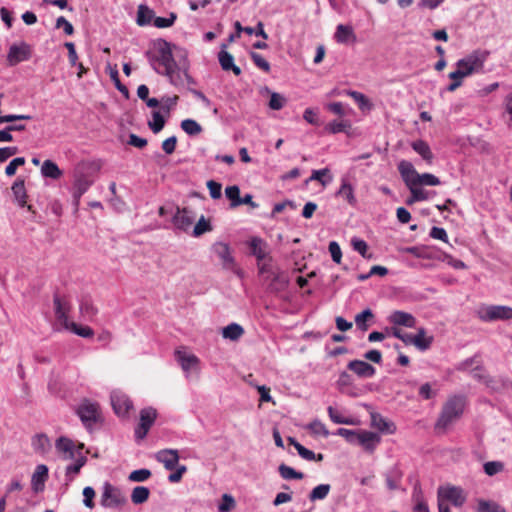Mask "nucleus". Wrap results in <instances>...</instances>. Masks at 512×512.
<instances>
[{
  "mask_svg": "<svg viewBox=\"0 0 512 512\" xmlns=\"http://www.w3.org/2000/svg\"><path fill=\"white\" fill-rule=\"evenodd\" d=\"M177 50L176 56L179 57V61H176L174 58L171 44L166 40L159 39L154 44L153 51L147 53L148 60L154 71L166 76L174 86L182 85L184 78L189 77L187 53L182 49Z\"/></svg>",
  "mask_w": 512,
  "mask_h": 512,
  "instance_id": "1",
  "label": "nucleus"
},
{
  "mask_svg": "<svg viewBox=\"0 0 512 512\" xmlns=\"http://www.w3.org/2000/svg\"><path fill=\"white\" fill-rule=\"evenodd\" d=\"M490 53L484 49H476L456 62V70L449 73V78H467L475 74L485 73V62Z\"/></svg>",
  "mask_w": 512,
  "mask_h": 512,
  "instance_id": "2",
  "label": "nucleus"
},
{
  "mask_svg": "<svg viewBox=\"0 0 512 512\" xmlns=\"http://www.w3.org/2000/svg\"><path fill=\"white\" fill-rule=\"evenodd\" d=\"M466 406V397L463 395L449 396L443 404L439 417L435 423L437 431L445 432L459 420Z\"/></svg>",
  "mask_w": 512,
  "mask_h": 512,
  "instance_id": "3",
  "label": "nucleus"
},
{
  "mask_svg": "<svg viewBox=\"0 0 512 512\" xmlns=\"http://www.w3.org/2000/svg\"><path fill=\"white\" fill-rule=\"evenodd\" d=\"M398 171L405 184L437 186L441 183L440 179L433 174H419L413 164L409 161L402 160L398 164Z\"/></svg>",
  "mask_w": 512,
  "mask_h": 512,
  "instance_id": "4",
  "label": "nucleus"
},
{
  "mask_svg": "<svg viewBox=\"0 0 512 512\" xmlns=\"http://www.w3.org/2000/svg\"><path fill=\"white\" fill-rule=\"evenodd\" d=\"M466 493L460 486L451 484L441 485L437 489V505L449 506L451 503L455 507H462L466 502Z\"/></svg>",
  "mask_w": 512,
  "mask_h": 512,
  "instance_id": "5",
  "label": "nucleus"
},
{
  "mask_svg": "<svg viewBox=\"0 0 512 512\" xmlns=\"http://www.w3.org/2000/svg\"><path fill=\"white\" fill-rule=\"evenodd\" d=\"M127 499L122 491L117 487L106 481L101 487L100 504L106 509H119L125 505Z\"/></svg>",
  "mask_w": 512,
  "mask_h": 512,
  "instance_id": "6",
  "label": "nucleus"
},
{
  "mask_svg": "<svg viewBox=\"0 0 512 512\" xmlns=\"http://www.w3.org/2000/svg\"><path fill=\"white\" fill-rule=\"evenodd\" d=\"M211 251L220 260L224 270L231 271L238 276H242V271L238 268L236 260L232 254L230 245L226 242L218 241L211 246Z\"/></svg>",
  "mask_w": 512,
  "mask_h": 512,
  "instance_id": "7",
  "label": "nucleus"
},
{
  "mask_svg": "<svg viewBox=\"0 0 512 512\" xmlns=\"http://www.w3.org/2000/svg\"><path fill=\"white\" fill-rule=\"evenodd\" d=\"M76 412L88 430L93 429L97 423L102 421L100 406L96 402L84 400L79 404Z\"/></svg>",
  "mask_w": 512,
  "mask_h": 512,
  "instance_id": "8",
  "label": "nucleus"
},
{
  "mask_svg": "<svg viewBox=\"0 0 512 512\" xmlns=\"http://www.w3.org/2000/svg\"><path fill=\"white\" fill-rule=\"evenodd\" d=\"M477 316L483 322L512 319V307L505 305H481L477 310Z\"/></svg>",
  "mask_w": 512,
  "mask_h": 512,
  "instance_id": "9",
  "label": "nucleus"
},
{
  "mask_svg": "<svg viewBox=\"0 0 512 512\" xmlns=\"http://www.w3.org/2000/svg\"><path fill=\"white\" fill-rule=\"evenodd\" d=\"M157 417V412L152 407H147L141 410L140 412V422L139 425L135 429V438L137 441L143 440L151 426L153 425L155 419Z\"/></svg>",
  "mask_w": 512,
  "mask_h": 512,
  "instance_id": "10",
  "label": "nucleus"
},
{
  "mask_svg": "<svg viewBox=\"0 0 512 512\" xmlns=\"http://www.w3.org/2000/svg\"><path fill=\"white\" fill-rule=\"evenodd\" d=\"M31 57V47L26 42L13 44L10 46L7 61L10 66H14L20 62L27 61Z\"/></svg>",
  "mask_w": 512,
  "mask_h": 512,
  "instance_id": "11",
  "label": "nucleus"
},
{
  "mask_svg": "<svg viewBox=\"0 0 512 512\" xmlns=\"http://www.w3.org/2000/svg\"><path fill=\"white\" fill-rule=\"evenodd\" d=\"M111 404L114 412L121 417L128 415L129 411L133 407V403L122 391H113L110 396Z\"/></svg>",
  "mask_w": 512,
  "mask_h": 512,
  "instance_id": "12",
  "label": "nucleus"
},
{
  "mask_svg": "<svg viewBox=\"0 0 512 512\" xmlns=\"http://www.w3.org/2000/svg\"><path fill=\"white\" fill-rule=\"evenodd\" d=\"M175 359L186 374L199 369V358L185 349H177Z\"/></svg>",
  "mask_w": 512,
  "mask_h": 512,
  "instance_id": "13",
  "label": "nucleus"
},
{
  "mask_svg": "<svg viewBox=\"0 0 512 512\" xmlns=\"http://www.w3.org/2000/svg\"><path fill=\"white\" fill-rule=\"evenodd\" d=\"M55 448L63 460H70L76 457L78 453H82L81 447L77 448L71 439L64 436L56 440Z\"/></svg>",
  "mask_w": 512,
  "mask_h": 512,
  "instance_id": "14",
  "label": "nucleus"
},
{
  "mask_svg": "<svg viewBox=\"0 0 512 512\" xmlns=\"http://www.w3.org/2000/svg\"><path fill=\"white\" fill-rule=\"evenodd\" d=\"M91 184L92 182L88 179L87 176L83 174L75 176L71 187V194L73 204L76 208H78L81 197L87 192Z\"/></svg>",
  "mask_w": 512,
  "mask_h": 512,
  "instance_id": "15",
  "label": "nucleus"
},
{
  "mask_svg": "<svg viewBox=\"0 0 512 512\" xmlns=\"http://www.w3.org/2000/svg\"><path fill=\"white\" fill-rule=\"evenodd\" d=\"M381 442V436L375 432L367 430H359L356 444L363 447L368 452H374Z\"/></svg>",
  "mask_w": 512,
  "mask_h": 512,
  "instance_id": "16",
  "label": "nucleus"
},
{
  "mask_svg": "<svg viewBox=\"0 0 512 512\" xmlns=\"http://www.w3.org/2000/svg\"><path fill=\"white\" fill-rule=\"evenodd\" d=\"M155 459L162 463L166 470L172 471L179 462V454L175 449H163L155 454Z\"/></svg>",
  "mask_w": 512,
  "mask_h": 512,
  "instance_id": "17",
  "label": "nucleus"
},
{
  "mask_svg": "<svg viewBox=\"0 0 512 512\" xmlns=\"http://www.w3.org/2000/svg\"><path fill=\"white\" fill-rule=\"evenodd\" d=\"M73 463L67 465L65 469V484L69 485L74 481L76 476L80 473L81 468L86 464L87 458L82 454L78 453L76 457L72 458Z\"/></svg>",
  "mask_w": 512,
  "mask_h": 512,
  "instance_id": "18",
  "label": "nucleus"
},
{
  "mask_svg": "<svg viewBox=\"0 0 512 512\" xmlns=\"http://www.w3.org/2000/svg\"><path fill=\"white\" fill-rule=\"evenodd\" d=\"M347 368L360 378H372L376 373L375 367L363 360H352Z\"/></svg>",
  "mask_w": 512,
  "mask_h": 512,
  "instance_id": "19",
  "label": "nucleus"
},
{
  "mask_svg": "<svg viewBox=\"0 0 512 512\" xmlns=\"http://www.w3.org/2000/svg\"><path fill=\"white\" fill-rule=\"evenodd\" d=\"M389 323L397 326H404L407 328H415L416 327V318L408 312L404 311H394L388 317Z\"/></svg>",
  "mask_w": 512,
  "mask_h": 512,
  "instance_id": "20",
  "label": "nucleus"
},
{
  "mask_svg": "<svg viewBox=\"0 0 512 512\" xmlns=\"http://www.w3.org/2000/svg\"><path fill=\"white\" fill-rule=\"evenodd\" d=\"M47 479L48 467L44 464L37 465L31 477L32 490L36 493L43 491Z\"/></svg>",
  "mask_w": 512,
  "mask_h": 512,
  "instance_id": "21",
  "label": "nucleus"
},
{
  "mask_svg": "<svg viewBox=\"0 0 512 512\" xmlns=\"http://www.w3.org/2000/svg\"><path fill=\"white\" fill-rule=\"evenodd\" d=\"M173 225L182 231H187L194 222V217L187 209L177 208L172 218Z\"/></svg>",
  "mask_w": 512,
  "mask_h": 512,
  "instance_id": "22",
  "label": "nucleus"
},
{
  "mask_svg": "<svg viewBox=\"0 0 512 512\" xmlns=\"http://www.w3.org/2000/svg\"><path fill=\"white\" fill-rule=\"evenodd\" d=\"M54 309L57 320L66 328H69L70 323L68 314L70 311V306L68 302L65 299L59 297L58 295H55Z\"/></svg>",
  "mask_w": 512,
  "mask_h": 512,
  "instance_id": "23",
  "label": "nucleus"
},
{
  "mask_svg": "<svg viewBox=\"0 0 512 512\" xmlns=\"http://www.w3.org/2000/svg\"><path fill=\"white\" fill-rule=\"evenodd\" d=\"M336 196L346 200L347 203L353 207L356 206L357 204V199L354 193V187L347 177L341 178V185L338 191L336 192Z\"/></svg>",
  "mask_w": 512,
  "mask_h": 512,
  "instance_id": "24",
  "label": "nucleus"
},
{
  "mask_svg": "<svg viewBox=\"0 0 512 512\" xmlns=\"http://www.w3.org/2000/svg\"><path fill=\"white\" fill-rule=\"evenodd\" d=\"M371 425L386 434H394L396 431L395 424L379 413L371 414Z\"/></svg>",
  "mask_w": 512,
  "mask_h": 512,
  "instance_id": "25",
  "label": "nucleus"
},
{
  "mask_svg": "<svg viewBox=\"0 0 512 512\" xmlns=\"http://www.w3.org/2000/svg\"><path fill=\"white\" fill-rule=\"evenodd\" d=\"M334 37L335 40L341 44H349L356 41V35L350 25L339 24Z\"/></svg>",
  "mask_w": 512,
  "mask_h": 512,
  "instance_id": "26",
  "label": "nucleus"
},
{
  "mask_svg": "<svg viewBox=\"0 0 512 512\" xmlns=\"http://www.w3.org/2000/svg\"><path fill=\"white\" fill-rule=\"evenodd\" d=\"M434 341V338L432 335L428 336L426 329L423 327H420L417 329V333L414 335V346L420 350V351H426L428 350L432 343Z\"/></svg>",
  "mask_w": 512,
  "mask_h": 512,
  "instance_id": "27",
  "label": "nucleus"
},
{
  "mask_svg": "<svg viewBox=\"0 0 512 512\" xmlns=\"http://www.w3.org/2000/svg\"><path fill=\"white\" fill-rule=\"evenodd\" d=\"M341 94L351 97L363 112L370 111L373 108V104L369 98L361 92L355 90H344Z\"/></svg>",
  "mask_w": 512,
  "mask_h": 512,
  "instance_id": "28",
  "label": "nucleus"
},
{
  "mask_svg": "<svg viewBox=\"0 0 512 512\" xmlns=\"http://www.w3.org/2000/svg\"><path fill=\"white\" fill-rule=\"evenodd\" d=\"M218 60L223 70H231L236 76H239L241 74V69L234 64L233 56L227 51L221 50L218 54Z\"/></svg>",
  "mask_w": 512,
  "mask_h": 512,
  "instance_id": "29",
  "label": "nucleus"
},
{
  "mask_svg": "<svg viewBox=\"0 0 512 512\" xmlns=\"http://www.w3.org/2000/svg\"><path fill=\"white\" fill-rule=\"evenodd\" d=\"M291 445L294 446V448L297 450L298 454L307 461H322L323 455L322 454H315L312 450L307 449L302 444H300L298 441H296L294 438L289 437L288 438Z\"/></svg>",
  "mask_w": 512,
  "mask_h": 512,
  "instance_id": "30",
  "label": "nucleus"
},
{
  "mask_svg": "<svg viewBox=\"0 0 512 512\" xmlns=\"http://www.w3.org/2000/svg\"><path fill=\"white\" fill-rule=\"evenodd\" d=\"M337 388L338 390L346 395L349 396H355L356 394L353 392V379L351 375H349L347 372L343 371L339 374L338 380H337Z\"/></svg>",
  "mask_w": 512,
  "mask_h": 512,
  "instance_id": "31",
  "label": "nucleus"
},
{
  "mask_svg": "<svg viewBox=\"0 0 512 512\" xmlns=\"http://www.w3.org/2000/svg\"><path fill=\"white\" fill-rule=\"evenodd\" d=\"M250 252L257 258L258 261H262L267 256L266 243L259 237L251 238L249 242Z\"/></svg>",
  "mask_w": 512,
  "mask_h": 512,
  "instance_id": "32",
  "label": "nucleus"
},
{
  "mask_svg": "<svg viewBox=\"0 0 512 512\" xmlns=\"http://www.w3.org/2000/svg\"><path fill=\"white\" fill-rule=\"evenodd\" d=\"M41 173L46 178L59 179L62 176V171L58 165L52 160H45L41 167Z\"/></svg>",
  "mask_w": 512,
  "mask_h": 512,
  "instance_id": "33",
  "label": "nucleus"
},
{
  "mask_svg": "<svg viewBox=\"0 0 512 512\" xmlns=\"http://www.w3.org/2000/svg\"><path fill=\"white\" fill-rule=\"evenodd\" d=\"M32 447L36 453L45 454L50 448V440L47 435L40 433L32 438Z\"/></svg>",
  "mask_w": 512,
  "mask_h": 512,
  "instance_id": "34",
  "label": "nucleus"
},
{
  "mask_svg": "<svg viewBox=\"0 0 512 512\" xmlns=\"http://www.w3.org/2000/svg\"><path fill=\"white\" fill-rule=\"evenodd\" d=\"M413 150L418 153L425 161L431 163L433 159V153L429 145L423 140H416L411 143Z\"/></svg>",
  "mask_w": 512,
  "mask_h": 512,
  "instance_id": "35",
  "label": "nucleus"
},
{
  "mask_svg": "<svg viewBox=\"0 0 512 512\" xmlns=\"http://www.w3.org/2000/svg\"><path fill=\"white\" fill-rule=\"evenodd\" d=\"M408 187L411 196L407 199L406 203L411 205L415 202L424 201L429 198V193L422 188H419L418 185L406 184Z\"/></svg>",
  "mask_w": 512,
  "mask_h": 512,
  "instance_id": "36",
  "label": "nucleus"
},
{
  "mask_svg": "<svg viewBox=\"0 0 512 512\" xmlns=\"http://www.w3.org/2000/svg\"><path fill=\"white\" fill-rule=\"evenodd\" d=\"M244 334V329L237 323H231L222 329V336L232 341L238 340Z\"/></svg>",
  "mask_w": 512,
  "mask_h": 512,
  "instance_id": "37",
  "label": "nucleus"
},
{
  "mask_svg": "<svg viewBox=\"0 0 512 512\" xmlns=\"http://www.w3.org/2000/svg\"><path fill=\"white\" fill-rule=\"evenodd\" d=\"M154 18V12L146 5H139L137 11V19L136 22L139 26H147L151 24L152 19Z\"/></svg>",
  "mask_w": 512,
  "mask_h": 512,
  "instance_id": "38",
  "label": "nucleus"
},
{
  "mask_svg": "<svg viewBox=\"0 0 512 512\" xmlns=\"http://www.w3.org/2000/svg\"><path fill=\"white\" fill-rule=\"evenodd\" d=\"M181 129L189 136H197L202 133V126L194 119H184L180 123Z\"/></svg>",
  "mask_w": 512,
  "mask_h": 512,
  "instance_id": "39",
  "label": "nucleus"
},
{
  "mask_svg": "<svg viewBox=\"0 0 512 512\" xmlns=\"http://www.w3.org/2000/svg\"><path fill=\"white\" fill-rule=\"evenodd\" d=\"M11 189H12V193H13L16 201L18 202V204L21 207H23L26 204V198H27L24 180L17 179L13 183Z\"/></svg>",
  "mask_w": 512,
  "mask_h": 512,
  "instance_id": "40",
  "label": "nucleus"
},
{
  "mask_svg": "<svg viewBox=\"0 0 512 512\" xmlns=\"http://www.w3.org/2000/svg\"><path fill=\"white\" fill-rule=\"evenodd\" d=\"M330 490V484H319L311 490V492L308 495V498L311 502L324 500L330 493Z\"/></svg>",
  "mask_w": 512,
  "mask_h": 512,
  "instance_id": "41",
  "label": "nucleus"
},
{
  "mask_svg": "<svg viewBox=\"0 0 512 512\" xmlns=\"http://www.w3.org/2000/svg\"><path fill=\"white\" fill-rule=\"evenodd\" d=\"M310 181H318L322 186H327L333 180V176L328 168L313 170L309 178Z\"/></svg>",
  "mask_w": 512,
  "mask_h": 512,
  "instance_id": "42",
  "label": "nucleus"
},
{
  "mask_svg": "<svg viewBox=\"0 0 512 512\" xmlns=\"http://www.w3.org/2000/svg\"><path fill=\"white\" fill-rule=\"evenodd\" d=\"M476 512H506V510L494 501L479 499Z\"/></svg>",
  "mask_w": 512,
  "mask_h": 512,
  "instance_id": "43",
  "label": "nucleus"
},
{
  "mask_svg": "<svg viewBox=\"0 0 512 512\" xmlns=\"http://www.w3.org/2000/svg\"><path fill=\"white\" fill-rule=\"evenodd\" d=\"M278 472L284 480H301L304 478V474L302 472H298L286 464H280L278 467Z\"/></svg>",
  "mask_w": 512,
  "mask_h": 512,
  "instance_id": "44",
  "label": "nucleus"
},
{
  "mask_svg": "<svg viewBox=\"0 0 512 512\" xmlns=\"http://www.w3.org/2000/svg\"><path fill=\"white\" fill-rule=\"evenodd\" d=\"M374 317L373 312L370 309H365L362 312L358 313L355 316V324L357 328L361 331H366L369 327L368 321L372 320Z\"/></svg>",
  "mask_w": 512,
  "mask_h": 512,
  "instance_id": "45",
  "label": "nucleus"
},
{
  "mask_svg": "<svg viewBox=\"0 0 512 512\" xmlns=\"http://www.w3.org/2000/svg\"><path fill=\"white\" fill-rule=\"evenodd\" d=\"M150 491L145 486H137L132 490L131 493V501L136 504H142L146 502L149 498Z\"/></svg>",
  "mask_w": 512,
  "mask_h": 512,
  "instance_id": "46",
  "label": "nucleus"
},
{
  "mask_svg": "<svg viewBox=\"0 0 512 512\" xmlns=\"http://www.w3.org/2000/svg\"><path fill=\"white\" fill-rule=\"evenodd\" d=\"M327 412L330 420L335 424H345V425H353L354 421L347 416H344L341 412L335 409L332 406L327 408Z\"/></svg>",
  "mask_w": 512,
  "mask_h": 512,
  "instance_id": "47",
  "label": "nucleus"
},
{
  "mask_svg": "<svg viewBox=\"0 0 512 512\" xmlns=\"http://www.w3.org/2000/svg\"><path fill=\"white\" fill-rule=\"evenodd\" d=\"M306 428L316 436H322L327 438L330 435L329 430L326 428L325 424L321 422L319 419H314L311 421Z\"/></svg>",
  "mask_w": 512,
  "mask_h": 512,
  "instance_id": "48",
  "label": "nucleus"
},
{
  "mask_svg": "<svg viewBox=\"0 0 512 512\" xmlns=\"http://www.w3.org/2000/svg\"><path fill=\"white\" fill-rule=\"evenodd\" d=\"M350 127H351V124L348 120H343V121L334 120V121L329 122L325 126V130L328 133L337 134V133L345 132Z\"/></svg>",
  "mask_w": 512,
  "mask_h": 512,
  "instance_id": "49",
  "label": "nucleus"
},
{
  "mask_svg": "<svg viewBox=\"0 0 512 512\" xmlns=\"http://www.w3.org/2000/svg\"><path fill=\"white\" fill-rule=\"evenodd\" d=\"M149 128L153 133H159L165 125V119L159 111L152 112V120L148 122Z\"/></svg>",
  "mask_w": 512,
  "mask_h": 512,
  "instance_id": "50",
  "label": "nucleus"
},
{
  "mask_svg": "<svg viewBox=\"0 0 512 512\" xmlns=\"http://www.w3.org/2000/svg\"><path fill=\"white\" fill-rule=\"evenodd\" d=\"M483 470L488 476H494L504 470V463L501 461H488L484 463Z\"/></svg>",
  "mask_w": 512,
  "mask_h": 512,
  "instance_id": "51",
  "label": "nucleus"
},
{
  "mask_svg": "<svg viewBox=\"0 0 512 512\" xmlns=\"http://www.w3.org/2000/svg\"><path fill=\"white\" fill-rule=\"evenodd\" d=\"M334 434L343 437L350 444H356L359 435V430L339 428L336 430Z\"/></svg>",
  "mask_w": 512,
  "mask_h": 512,
  "instance_id": "52",
  "label": "nucleus"
},
{
  "mask_svg": "<svg viewBox=\"0 0 512 512\" xmlns=\"http://www.w3.org/2000/svg\"><path fill=\"white\" fill-rule=\"evenodd\" d=\"M150 476H151V471L146 468H142V469H137V470L132 471L129 474L128 479L131 482H144Z\"/></svg>",
  "mask_w": 512,
  "mask_h": 512,
  "instance_id": "53",
  "label": "nucleus"
},
{
  "mask_svg": "<svg viewBox=\"0 0 512 512\" xmlns=\"http://www.w3.org/2000/svg\"><path fill=\"white\" fill-rule=\"evenodd\" d=\"M177 16L175 13H170L169 17H154L153 25L157 28H168L172 26Z\"/></svg>",
  "mask_w": 512,
  "mask_h": 512,
  "instance_id": "54",
  "label": "nucleus"
},
{
  "mask_svg": "<svg viewBox=\"0 0 512 512\" xmlns=\"http://www.w3.org/2000/svg\"><path fill=\"white\" fill-rule=\"evenodd\" d=\"M235 507V500L230 494H223L221 502L218 504V512H230Z\"/></svg>",
  "mask_w": 512,
  "mask_h": 512,
  "instance_id": "55",
  "label": "nucleus"
},
{
  "mask_svg": "<svg viewBox=\"0 0 512 512\" xmlns=\"http://www.w3.org/2000/svg\"><path fill=\"white\" fill-rule=\"evenodd\" d=\"M351 245H352V248L356 252H358L362 257L370 258V256L367 255L368 245L364 240L354 237L351 239Z\"/></svg>",
  "mask_w": 512,
  "mask_h": 512,
  "instance_id": "56",
  "label": "nucleus"
},
{
  "mask_svg": "<svg viewBox=\"0 0 512 512\" xmlns=\"http://www.w3.org/2000/svg\"><path fill=\"white\" fill-rule=\"evenodd\" d=\"M83 504L85 507L89 509H93L95 506L94 503V497H95V490L91 486H87L83 489Z\"/></svg>",
  "mask_w": 512,
  "mask_h": 512,
  "instance_id": "57",
  "label": "nucleus"
},
{
  "mask_svg": "<svg viewBox=\"0 0 512 512\" xmlns=\"http://www.w3.org/2000/svg\"><path fill=\"white\" fill-rule=\"evenodd\" d=\"M211 230V225L209 224L208 221L205 220L204 216H202L198 222L196 223V225L194 226V229H193V236L195 237H199L201 236L202 234H204L205 232H208Z\"/></svg>",
  "mask_w": 512,
  "mask_h": 512,
  "instance_id": "58",
  "label": "nucleus"
},
{
  "mask_svg": "<svg viewBox=\"0 0 512 512\" xmlns=\"http://www.w3.org/2000/svg\"><path fill=\"white\" fill-rule=\"evenodd\" d=\"M225 195L226 197L231 201V207H237V205H234V203L238 202L240 199V189L238 186H228L225 189Z\"/></svg>",
  "mask_w": 512,
  "mask_h": 512,
  "instance_id": "59",
  "label": "nucleus"
},
{
  "mask_svg": "<svg viewBox=\"0 0 512 512\" xmlns=\"http://www.w3.org/2000/svg\"><path fill=\"white\" fill-rule=\"evenodd\" d=\"M251 59L259 69L263 70L264 72L270 71V64L262 55L256 52H252Z\"/></svg>",
  "mask_w": 512,
  "mask_h": 512,
  "instance_id": "60",
  "label": "nucleus"
},
{
  "mask_svg": "<svg viewBox=\"0 0 512 512\" xmlns=\"http://www.w3.org/2000/svg\"><path fill=\"white\" fill-rule=\"evenodd\" d=\"M328 250L332 260L335 263L340 264L342 259V251L340 245L336 241H331L328 245Z\"/></svg>",
  "mask_w": 512,
  "mask_h": 512,
  "instance_id": "61",
  "label": "nucleus"
},
{
  "mask_svg": "<svg viewBox=\"0 0 512 512\" xmlns=\"http://www.w3.org/2000/svg\"><path fill=\"white\" fill-rule=\"evenodd\" d=\"M80 311L83 316L88 317V318L93 317L97 312L96 308L93 306V304L88 299H83L80 302Z\"/></svg>",
  "mask_w": 512,
  "mask_h": 512,
  "instance_id": "62",
  "label": "nucleus"
},
{
  "mask_svg": "<svg viewBox=\"0 0 512 512\" xmlns=\"http://www.w3.org/2000/svg\"><path fill=\"white\" fill-rule=\"evenodd\" d=\"M69 328L78 336L89 338L93 336V330L88 326H77L75 323H70Z\"/></svg>",
  "mask_w": 512,
  "mask_h": 512,
  "instance_id": "63",
  "label": "nucleus"
},
{
  "mask_svg": "<svg viewBox=\"0 0 512 512\" xmlns=\"http://www.w3.org/2000/svg\"><path fill=\"white\" fill-rule=\"evenodd\" d=\"M285 104V98L279 93L273 92L270 96L269 107L273 110H280Z\"/></svg>",
  "mask_w": 512,
  "mask_h": 512,
  "instance_id": "64",
  "label": "nucleus"
}]
</instances>
